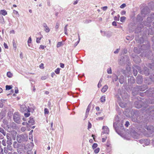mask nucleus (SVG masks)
<instances>
[{
    "mask_svg": "<svg viewBox=\"0 0 154 154\" xmlns=\"http://www.w3.org/2000/svg\"><path fill=\"white\" fill-rule=\"evenodd\" d=\"M13 148L11 145H7V147H5L4 148V151L5 153H7L10 151H12L13 150Z\"/></svg>",
    "mask_w": 154,
    "mask_h": 154,
    "instance_id": "nucleus-6",
    "label": "nucleus"
},
{
    "mask_svg": "<svg viewBox=\"0 0 154 154\" xmlns=\"http://www.w3.org/2000/svg\"><path fill=\"white\" fill-rule=\"evenodd\" d=\"M45 47H46L45 46L41 45L40 46L39 48L40 49H44L45 48Z\"/></svg>",
    "mask_w": 154,
    "mask_h": 154,
    "instance_id": "nucleus-48",
    "label": "nucleus"
},
{
    "mask_svg": "<svg viewBox=\"0 0 154 154\" xmlns=\"http://www.w3.org/2000/svg\"><path fill=\"white\" fill-rule=\"evenodd\" d=\"M108 7L107 6H104L103 7H102L101 8L102 9L103 11H105L107 10V9Z\"/></svg>",
    "mask_w": 154,
    "mask_h": 154,
    "instance_id": "nucleus-43",
    "label": "nucleus"
},
{
    "mask_svg": "<svg viewBox=\"0 0 154 154\" xmlns=\"http://www.w3.org/2000/svg\"><path fill=\"white\" fill-rule=\"evenodd\" d=\"M125 19L126 17H122L120 18V21L122 22H123Z\"/></svg>",
    "mask_w": 154,
    "mask_h": 154,
    "instance_id": "nucleus-29",
    "label": "nucleus"
},
{
    "mask_svg": "<svg viewBox=\"0 0 154 154\" xmlns=\"http://www.w3.org/2000/svg\"><path fill=\"white\" fill-rule=\"evenodd\" d=\"M118 77L116 75H115L113 77V82L115 81L116 82L118 80Z\"/></svg>",
    "mask_w": 154,
    "mask_h": 154,
    "instance_id": "nucleus-26",
    "label": "nucleus"
},
{
    "mask_svg": "<svg viewBox=\"0 0 154 154\" xmlns=\"http://www.w3.org/2000/svg\"><path fill=\"white\" fill-rule=\"evenodd\" d=\"M124 60H122L124 61H127V60H128V57H127V56H125V57H124Z\"/></svg>",
    "mask_w": 154,
    "mask_h": 154,
    "instance_id": "nucleus-55",
    "label": "nucleus"
},
{
    "mask_svg": "<svg viewBox=\"0 0 154 154\" xmlns=\"http://www.w3.org/2000/svg\"><path fill=\"white\" fill-rule=\"evenodd\" d=\"M29 139L32 141L33 140L32 135L29 134Z\"/></svg>",
    "mask_w": 154,
    "mask_h": 154,
    "instance_id": "nucleus-49",
    "label": "nucleus"
},
{
    "mask_svg": "<svg viewBox=\"0 0 154 154\" xmlns=\"http://www.w3.org/2000/svg\"><path fill=\"white\" fill-rule=\"evenodd\" d=\"M44 113L45 114H48L49 113V111L47 108H45L44 109Z\"/></svg>",
    "mask_w": 154,
    "mask_h": 154,
    "instance_id": "nucleus-35",
    "label": "nucleus"
},
{
    "mask_svg": "<svg viewBox=\"0 0 154 154\" xmlns=\"http://www.w3.org/2000/svg\"><path fill=\"white\" fill-rule=\"evenodd\" d=\"M107 72L108 74H111L112 73V70L110 68L107 69Z\"/></svg>",
    "mask_w": 154,
    "mask_h": 154,
    "instance_id": "nucleus-38",
    "label": "nucleus"
},
{
    "mask_svg": "<svg viewBox=\"0 0 154 154\" xmlns=\"http://www.w3.org/2000/svg\"><path fill=\"white\" fill-rule=\"evenodd\" d=\"M119 117L118 116H117L116 117V119H115V121H116V122L117 123H118V121H119Z\"/></svg>",
    "mask_w": 154,
    "mask_h": 154,
    "instance_id": "nucleus-63",
    "label": "nucleus"
},
{
    "mask_svg": "<svg viewBox=\"0 0 154 154\" xmlns=\"http://www.w3.org/2000/svg\"><path fill=\"white\" fill-rule=\"evenodd\" d=\"M103 119V117H100L97 118H96V120H102Z\"/></svg>",
    "mask_w": 154,
    "mask_h": 154,
    "instance_id": "nucleus-44",
    "label": "nucleus"
},
{
    "mask_svg": "<svg viewBox=\"0 0 154 154\" xmlns=\"http://www.w3.org/2000/svg\"><path fill=\"white\" fill-rule=\"evenodd\" d=\"M143 82V79L142 76H138L137 77V83L138 84H141Z\"/></svg>",
    "mask_w": 154,
    "mask_h": 154,
    "instance_id": "nucleus-11",
    "label": "nucleus"
},
{
    "mask_svg": "<svg viewBox=\"0 0 154 154\" xmlns=\"http://www.w3.org/2000/svg\"><path fill=\"white\" fill-rule=\"evenodd\" d=\"M28 123L30 124H31L32 125H34V120L32 117H30V119L28 121Z\"/></svg>",
    "mask_w": 154,
    "mask_h": 154,
    "instance_id": "nucleus-14",
    "label": "nucleus"
},
{
    "mask_svg": "<svg viewBox=\"0 0 154 154\" xmlns=\"http://www.w3.org/2000/svg\"><path fill=\"white\" fill-rule=\"evenodd\" d=\"M119 50H120L119 49H117L116 51H114V53L115 54H117V53H118L119 52Z\"/></svg>",
    "mask_w": 154,
    "mask_h": 154,
    "instance_id": "nucleus-62",
    "label": "nucleus"
},
{
    "mask_svg": "<svg viewBox=\"0 0 154 154\" xmlns=\"http://www.w3.org/2000/svg\"><path fill=\"white\" fill-rule=\"evenodd\" d=\"M3 149L0 147V154H3Z\"/></svg>",
    "mask_w": 154,
    "mask_h": 154,
    "instance_id": "nucleus-52",
    "label": "nucleus"
},
{
    "mask_svg": "<svg viewBox=\"0 0 154 154\" xmlns=\"http://www.w3.org/2000/svg\"><path fill=\"white\" fill-rule=\"evenodd\" d=\"M26 128L25 127H22L21 128V130L23 132L24 131L26 130Z\"/></svg>",
    "mask_w": 154,
    "mask_h": 154,
    "instance_id": "nucleus-51",
    "label": "nucleus"
},
{
    "mask_svg": "<svg viewBox=\"0 0 154 154\" xmlns=\"http://www.w3.org/2000/svg\"><path fill=\"white\" fill-rule=\"evenodd\" d=\"M42 38H36V42L37 43H39L40 42V40Z\"/></svg>",
    "mask_w": 154,
    "mask_h": 154,
    "instance_id": "nucleus-36",
    "label": "nucleus"
},
{
    "mask_svg": "<svg viewBox=\"0 0 154 154\" xmlns=\"http://www.w3.org/2000/svg\"><path fill=\"white\" fill-rule=\"evenodd\" d=\"M134 51L137 54H139L140 52V51L138 50V48L137 47H135L134 48Z\"/></svg>",
    "mask_w": 154,
    "mask_h": 154,
    "instance_id": "nucleus-27",
    "label": "nucleus"
},
{
    "mask_svg": "<svg viewBox=\"0 0 154 154\" xmlns=\"http://www.w3.org/2000/svg\"><path fill=\"white\" fill-rule=\"evenodd\" d=\"M145 120V119L143 116H137L136 114L133 116L132 118V120L133 121L138 123L144 122Z\"/></svg>",
    "mask_w": 154,
    "mask_h": 154,
    "instance_id": "nucleus-2",
    "label": "nucleus"
},
{
    "mask_svg": "<svg viewBox=\"0 0 154 154\" xmlns=\"http://www.w3.org/2000/svg\"><path fill=\"white\" fill-rule=\"evenodd\" d=\"M145 128L150 134H152L154 131V127L153 126H146Z\"/></svg>",
    "mask_w": 154,
    "mask_h": 154,
    "instance_id": "nucleus-7",
    "label": "nucleus"
},
{
    "mask_svg": "<svg viewBox=\"0 0 154 154\" xmlns=\"http://www.w3.org/2000/svg\"><path fill=\"white\" fill-rule=\"evenodd\" d=\"M13 146L14 148L16 149L21 147V145L19 143L15 141L13 143Z\"/></svg>",
    "mask_w": 154,
    "mask_h": 154,
    "instance_id": "nucleus-9",
    "label": "nucleus"
},
{
    "mask_svg": "<svg viewBox=\"0 0 154 154\" xmlns=\"http://www.w3.org/2000/svg\"><path fill=\"white\" fill-rule=\"evenodd\" d=\"M43 26V27L45 28L44 29V31L47 32H48L50 31V29L49 28L47 24L45 23H43L42 24Z\"/></svg>",
    "mask_w": 154,
    "mask_h": 154,
    "instance_id": "nucleus-10",
    "label": "nucleus"
},
{
    "mask_svg": "<svg viewBox=\"0 0 154 154\" xmlns=\"http://www.w3.org/2000/svg\"><path fill=\"white\" fill-rule=\"evenodd\" d=\"M13 13L15 14L18 15V16H19V15L18 14V13L17 11L14 10L13 11Z\"/></svg>",
    "mask_w": 154,
    "mask_h": 154,
    "instance_id": "nucleus-40",
    "label": "nucleus"
},
{
    "mask_svg": "<svg viewBox=\"0 0 154 154\" xmlns=\"http://www.w3.org/2000/svg\"><path fill=\"white\" fill-rule=\"evenodd\" d=\"M144 90L142 88V87L140 86H136L133 90L132 93L133 95L138 94L139 92L140 91H143Z\"/></svg>",
    "mask_w": 154,
    "mask_h": 154,
    "instance_id": "nucleus-4",
    "label": "nucleus"
},
{
    "mask_svg": "<svg viewBox=\"0 0 154 154\" xmlns=\"http://www.w3.org/2000/svg\"><path fill=\"white\" fill-rule=\"evenodd\" d=\"M100 149L98 148H97V149H95L94 150V152L95 153H98L100 151Z\"/></svg>",
    "mask_w": 154,
    "mask_h": 154,
    "instance_id": "nucleus-33",
    "label": "nucleus"
},
{
    "mask_svg": "<svg viewBox=\"0 0 154 154\" xmlns=\"http://www.w3.org/2000/svg\"><path fill=\"white\" fill-rule=\"evenodd\" d=\"M150 143V142L149 140H145V142L144 143L145 146L148 145Z\"/></svg>",
    "mask_w": 154,
    "mask_h": 154,
    "instance_id": "nucleus-23",
    "label": "nucleus"
},
{
    "mask_svg": "<svg viewBox=\"0 0 154 154\" xmlns=\"http://www.w3.org/2000/svg\"><path fill=\"white\" fill-rule=\"evenodd\" d=\"M97 146V144L96 143H94L93 144L92 147L93 149L96 148Z\"/></svg>",
    "mask_w": 154,
    "mask_h": 154,
    "instance_id": "nucleus-34",
    "label": "nucleus"
},
{
    "mask_svg": "<svg viewBox=\"0 0 154 154\" xmlns=\"http://www.w3.org/2000/svg\"><path fill=\"white\" fill-rule=\"evenodd\" d=\"M60 69L59 68H57L55 71V72L57 74H58L60 72Z\"/></svg>",
    "mask_w": 154,
    "mask_h": 154,
    "instance_id": "nucleus-37",
    "label": "nucleus"
},
{
    "mask_svg": "<svg viewBox=\"0 0 154 154\" xmlns=\"http://www.w3.org/2000/svg\"><path fill=\"white\" fill-rule=\"evenodd\" d=\"M47 78L46 76H43L41 77V79L42 80H45L47 79Z\"/></svg>",
    "mask_w": 154,
    "mask_h": 154,
    "instance_id": "nucleus-61",
    "label": "nucleus"
},
{
    "mask_svg": "<svg viewBox=\"0 0 154 154\" xmlns=\"http://www.w3.org/2000/svg\"><path fill=\"white\" fill-rule=\"evenodd\" d=\"M90 109V107H89V106H88V107L87 109L86 113H85V117L86 118L88 117V114L89 112Z\"/></svg>",
    "mask_w": 154,
    "mask_h": 154,
    "instance_id": "nucleus-19",
    "label": "nucleus"
},
{
    "mask_svg": "<svg viewBox=\"0 0 154 154\" xmlns=\"http://www.w3.org/2000/svg\"><path fill=\"white\" fill-rule=\"evenodd\" d=\"M4 46L5 47V48H6V49H8V46L7 45V44L4 43Z\"/></svg>",
    "mask_w": 154,
    "mask_h": 154,
    "instance_id": "nucleus-58",
    "label": "nucleus"
},
{
    "mask_svg": "<svg viewBox=\"0 0 154 154\" xmlns=\"http://www.w3.org/2000/svg\"><path fill=\"white\" fill-rule=\"evenodd\" d=\"M27 109V108L25 105H22L20 106V111L22 112H23L25 111Z\"/></svg>",
    "mask_w": 154,
    "mask_h": 154,
    "instance_id": "nucleus-13",
    "label": "nucleus"
},
{
    "mask_svg": "<svg viewBox=\"0 0 154 154\" xmlns=\"http://www.w3.org/2000/svg\"><path fill=\"white\" fill-rule=\"evenodd\" d=\"M124 81V77L123 75H121L119 79V81L121 84H123Z\"/></svg>",
    "mask_w": 154,
    "mask_h": 154,
    "instance_id": "nucleus-15",
    "label": "nucleus"
},
{
    "mask_svg": "<svg viewBox=\"0 0 154 154\" xmlns=\"http://www.w3.org/2000/svg\"><path fill=\"white\" fill-rule=\"evenodd\" d=\"M6 143L8 145H11L12 144L11 139H10V140H8L7 141Z\"/></svg>",
    "mask_w": 154,
    "mask_h": 154,
    "instance_id": "nucleus-25",
    "label": "nucleus"
},
{
    "mask_svg": "<svg viewBox=\"0 0 154 154\" xmlns=\"http://www.w3.org/2000/svg\"><path fill=\"white\" fill-rule=\"evenodd\" d=\"M5 87L6 90H10L12 88V87L10 85H7Z\"/></svg>",
    "mask_w": 154,
    "mask_h": 154,
    "instance_id": "nucleus-30",
    "label": "nucleus"
},
{
    "mask_svg": "<svg viewBox=\"0 0 154 154\" xmlns=\"http://www.w3.org/2000/svg\"><path fill=\"white\" fill-rule=\"evenodd\" d=\"M122 72L123 74L125 75V76H126L127 77H129V76L128 72L127 71L123 70L122 71Z\"/></svg>",
    "mask_w": 154,
    "mask_h": 154,
    "instance_id": "nucleus-22",
    "label": "nucleus"
},
{
    "mask_svg": "<svg viewBox=\"0 0 154 154\" xmlns=\"http://www.w3.org/2000/svg\"><path fill=\"white\" fill-rule=\"evenodd\" d=\"M142 102L140 101H135L134 102V105L135 107L137 108H141L142 106L141 105Z\"/></svg>",
    "mask_w": 154,
    "mask_h": 154,
    "instance_id": "nucleus-8",
    "label": "nucleus"
},
{
    "mask_svg": "<svg viewBox=\"0 0 154 154\" xmlns=\"http://www.w3.org/2000/svg\"><path fill=\"white\" fill-rule=\"evenodd\" d=\"M117 123H116V122H115L113 123V127L115 129H116L117 128V127H116L117 126Z\"/></svg>",
    "mask_w": 154,
    "mask_h": 154,
    "instance_id": "nucleus-54",
    "label": "nucleus"
},
{
    "mask_svg": "<svg viewBox=\"0 0 154 154\" xmlns=\"http://www.w3.org/2000/svg\"><path fill=\"white\" fill-rule=\"evenodd\" d=\"M2 145L4 146H5L6 145V140H2Z\"/></svg>",
    "mask_w": 154,
    "mask_h": 154,
    "instance_id": "nucleus-31",
    "label": "nucleus"
},
{
    "mask_svg": "<svg viewBox=\"0 0 154 154\" xmlns=\"http://www.w3.org/2000/svg\"><path fill=\"white\" fill-rule=\"evenodd\" d=\"M4 124L2 125V126L5 130H6L10 132L11 130L12 126L11 124H8L7 122L6 121L5 122H4ZM15 124L14 123H12V124L14 125Z\"/></svg>",
    "mask_w": 154,
    "mask_h": 154,
    "instance_id": "nucleus-3",
    "label": "nucleus"
},
{
    "mask_svg": "<svg viewBox=\"0 0 154 154\" xmlns=\"http://www.w3.org/2000/svg\"><path fill=\"white\" fill-rule=\"evenodd\" d=\"M59 23L58 22H57L56 23V25L55 26V28L57 29H58V28L59 27Z\"/></svg>",
    "mask_w": 154,
    "mask_h": 154,
    "instance_id": "nucleus-42",
    "label": "nucleus"
},
{
    "mask_svg": "<svg viewBox=\"0 0 154 154\" xmlns=\"http://www.w3.org/2000/svg\"><path fill=\"white\" fill-rule=\"evenodd\" d=\"M134 74L135 76H136L137 73V70H135L134 69L133 70Z\"/></svg>",
    "mask_w": 154,
    "mask_h": 154,
    "instance_id": "nucleus-50",
    "label": "nucleus"
},
{
    "mask_svg": "<svg viewBox=\"0 0 154 154\" xmlns=\"http://www.w3.org/2000/svg\"><path fill=\"white\" fill-rule=\"evenodd\" d=\"M88 129L91 128V124L89 122H88Z\"/></svg>",
    "mask_w": 154,
    "mask_h": 154,
    "instance_id": "nucleus-53",
    "label": "nucleus"
},
{
    "mask_svg": "<svg viewBox=\"0 0 154 154\" xmlns=\"http://www.w3.org/2000/svg\"><path fill=\"white\" fill-rule=\"evenodd\" d=\"M27 140V135L25 134H22L17 136V140L20 143L26 142Z\"/></svg>",
    "mask_w": 154,
    "mask_h": 154,
    "instance_id": "nucleus-1",
    "label": "nucleus"
},
{
    "mask_svg": "<svg viewBox=\"0 0 154 154\" xmlns=\"http://www.w3.org/2000/svg\"><path fill=\"white\" fill-rule=\"evenodd\" d=\"M13 119L14 121L16 123L18 124L20 123V116L18 112L14 113L13 116Z\"/></svg>",
    "mask_w": 154,
    "mask_h": 154,
    "instance_id": "nucleus-5",
    "label": "nucleus"
},
{
    "mask_svg": "<svg viewBox=\"0 0 154 154\" xmlns=\"http://www.w3.org/2000/svg\"><path fill=\"white\" fill-rule=\"evenodd\" d=\"M68 26V24H66L64 28V31H66L67 30V27Z\"/></svg>",
    "mask_w": 154,
    "mask_h": 154,
    "instance_id": "nucleus-60",
    "label": "nucleus"
},
{
    "mask_svg": "<svg viewBox=\"0 0 154 154\" xmlns=\"http://www.w3.org/2000/svg\"><path fill=\"white\" fill-rule=\"evenodd\" d=\"M0 14L5 16L7 14V12L5 10H1L0 11Z\"/></svg>",
    "mask_w": 154,
    "mask_h": 154,
    "instance_id": "nucleus-21",
    "label": "nucleus"
},
{
    "mask_svg": "<svg viewBox=\"0 0 154 154\" xmlns=\"http://www.w3.org/2000/svg\"><path fill=\"white\" fill-rule=\"evenodd\" d=\"M9 134H6L7 138L8 140H10V139H11L10 138V137L9 136Z\"/></svg>",
    "mask_w": 154,
    "mask_h": 154,
    "instance_id": "nucleus-64",
    "label": "nucleus"
},
{
    "mask_svg": "<svg viewBox=\"0 0 154 154\" xmlns=\"http://www.w3.org/2000/svg\"><path fill=\"white\" fill-rule=\"evenodd\" d=\"M15 92L16 94H17L18 93V90L17 88H15Z\"/></svg>",
    "mask_w": 154,
    "mask_h": 154,
    "instance_id": "nucleus-59",
    "label": "nucleus"
},
{
    "mask_svg": "<svg viewBox=\"0 0 154 154\" xmlns=\"http://www.w3.org/2000/svg\"><path fill=\"white\" fill-rule=\"evenodd\" d=\"M108 88V86L107 85H105L102 89L101 91L103 93L107 91Z\"/></svg>",
    "mask_w": 154,
    "mask_h": 154,
    "instance_id": "nucleus-17",
    "label": "nucleus"
},
{
    "mask_svg": "<svg viewBox=\"0 0 154 154\" xmlns=\"http://www.w3.org/2000/svg\"><path fill=\"white\" fill-rule=\"evenodd\" d=\"M22 125H27V127H28L29 126V124H28V123H27L26 122H24L22 123Z\"/></svg>",
    "mask_w": 154,
    "mask_h": 154,
    "instance_id": "nucleus-56",
    "label": "nucleus"
},
{
    "mask_svg": "<svg viewBox=\"0 0 154 154\" xmlns=\"http://www.w3.org/2000/svg\"><path fill=\"white\" fill-rule=\"evenodd\" d=\"M79 41L77 42H75V44H74V46L75 47L79 43V41H80V37H79Z\"/></svg>",
    "mask_w": 154,
    "mask_h": 154,
    "instance_id": "nucleus-45",
    "label": "nucleus"
},
{
    "mask_svg": "<svg viewBox=\"0 0 154 154\" xmlns=\"http://www.w3.org/2000/svg\"><path fill=\"white\" fill-rule=\"evenodd\" d=\"M104 32L103 36H107V37H109L111 35L109 32Z\"/></svg>",
    "mask_w": 154,
    "mask_h": 154,
    "instance_id": "nucleus-16",
    "label": "nucleus"
},
{
    "mask_svg": "<svg viewBox=\"0 0 154 154\" xmlns=\"http://www.w3.org/2000/svg\"><path fill=\"white\" fill-rule=\"evenodd\" d=\"M148 45H143L141 46L140 48L141 50H145L148 48Z\"/></svg>",
    "mask_w": 154,
    "mask_h": 154,
    "instance_id": "nucleus-18",
    "label": "nucleus"
},
{
    "mask_svg": "<svg viewBox=\"0 0 154 154\" xmlns=\"http://www.w3.org/2000/svg\"><path fill=\"white\" fill-rule=\"evenodd\" d=\"M24 116L26 117H28L30 115V114L29 113H24Z\"/></svg>",
    "mask_w": 154,
    "mask_h": 154,
    "instance_id": "nucleus-47",
    "label": "nucleus"
},
{
    "mask_svg": "<svg viewBox=\"0 0 154 154\" xmlns=\"http://www.w3.org/2000/svg\"><path fill=\"white\" fill-rule=\"evenodd\" d=\"M139 142L143 144L145 142V139H141L139 140Z\"/></svg>",
    "mask_w": 154,
    "mask_h": 154,
    "instance_id": "nucleus-46",
    "label": "nucleus"
},
{
    "mask_svg": "<svg viewBox=\"0 0 154 154\" xmlns=\"http://www.w3.org/2000/svg\"><path fill=\"white\" fill-rule=\"evenodd\" d=\"M62 45V42H59L57 45V47L59 48L61 47Z\"/></svg>",
    "mask_w": 154,
    "mask_h": 154,
    "instance_id": "nucleus-32",
    "label": "nucleus"
},
{
    "mask_svg": "<svg viewBox=\"0 0 154 154\" xmlns=\"http://www.w3.org/2000/svg\"><path fill=\"white\" fill-rule=\"evenodd\" d=\"M129 125V122L128 121H126V123L125 124V125L126 127H128V126Z\"/></svg>",
    "mask_w": 154,
    "mask_h": 154,
    "instance_id": "nucleus-57",
    "label": "nucleus"
},
{
    "mask_svg": "<svg viewBox=\"0 0 154 154\" xmlns=\"http://www.w3.org/2000/svg\"><path fill=\"white\" fill-rule=\"evenodd\" d=\"M0 132L2 133L4 136H5L6 135V131L2 128L0 127Z\"/></svg>",
    "mask_w": 154,
    "mask_h": 154,
    "instance_id": "nucleus-20",
    "label": "nucleus"
},
{
    "mask_svg": "<svg viewBox=\"0 0 154 154\" xmlns=\"http://www.w3.org/2000/svg\"><path fill=\"white\" fill-rule=\"evenodd\" d=\"M32 38H31V37H29L28 38V41H27L28 43H31V42H32Z\"/></svg>",
    "mask_w": 154,
    "mask_h": 154,
    "instance_id": "nucleus-39",
    "label": "nucleus"
},
{
    "mask_svg": "<svg viewBox=\"0 0 154 154\" xmlns=\"http://www.w3.org/2000/svg\"><path fill=\"white\" fill-rule=\"evenodd\" d=\"M102 129L104 130V131L102 132L103 134L108 133L109 132V129L107 126H103Z\"/></svg>",
    "mask_w": 154,
    "mask_h": 154,
    "instance_id": "nucleus-12",
    "label": "nucleus"
},
{
    "mask_svg": "<svg viewBox=\"0 0 154 154\" xmlns=\"http://www.w3.org/2000/svg\"><path fill=\"white\" fill-rule=\"evenodd\" d=\"M7 75L9 78H11L12 77L13 75L10 72H8L7 73Z\"/></svg>",
    "mask_w": 154,
    "mask_h": 154,
    "instance_id": "nucleus-24",
    "label": "nucleus"
},
{
    "mask_svg": "<svg viewBox=\"0 0 154 154\" xmlns=\"http://www.w3.org/2000/svg\"><path fill=\"white\" fill-rule=\"evenodd\" d=\"M126 6V5L124 3L122 4L120 7L121 8H123Z\"/></svg>",
    "mask_w": 154,
    "mask_h": 154,
    "instance_id": "nucleus-41",
    "label": "nucleus"
},
{
    "mask_svg": "<svg viewBox=\"0 0 154 154\" xmlns=\"http://www.w3.org/2000/svg\"><path fill=\"white\" fill-rule=\"evenodd\" d=\"M100 100L101 102H104L105 101V97L104 96L102 97L100 99Z\"/></svg>",
    "mask_w": 154,
    "mask_h": 154,
    "instance_id": "nucleus-28",
    "label": "nucleus"
}]
</instances>
